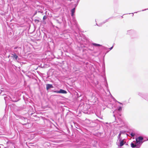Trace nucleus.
I'll return each mask as SVG.
<instances>
[{
  "label": "nucleus",
  "instance_id": "6ab92c4d",
  "mask_svg": "<svg viewBox=\"0 0 148 148\" xmlns=\"http://www.w3.org/2000/svg\"><path fill=\"white\" fill-rule=\"evenodd\" d=\"M120 133L121 134H126V131L124 130L121 131L120 132Z\"/></svg>",
  "mask_w": 148,
  "mask_h": 148
},
{
  "label": "nucleus",
  "instance_id": "c85d7f7f",
  "mask_svg": "<svg viewBox=\"0 0 148 148\" xmlns=\"http://www.w3.org/2000/svg\"><path fill=\"white\" fill-rule=\"evenodd\" d=\"M27 123H22V124L23 125H26L27 124Z\"/></svg>",
  "mask_w": 148,
  "mask_h": 148
},
{
  "label": "nucleus",
  "instance_id": "393cba45",
  "mask_svg": "<svg viewBox=\"0 0 148 148\" xmlns=\"http://www.w3.org/2000/svg\"><path fill=\"white\" fill-rule=\"evenodd\" d=\"M113 46H112L110 48H108V49H109V50H108V51H107V53L109 51L112 50L113 49Z\"/></svg>",
  "mask_w": 148,
  "mask_h": 148
},
{
  "label": "nucleus",
  "instance_id": "6e6552de",
  "mask_svg": "<svg viewBox=\"0 0 148 148\" xmlns=\"http://www.w3.org/2000/svg\"><path fill=\"white\" fill-rule=\"evenodd\" d=\"M75 8H73L71 9V16H73L74 15V13L75 12Z\"/></svg>",
  "mask_w": 148,
  "mask_h": 148
},
{
  "label": "nucleus",
  "instance_id": "5701e85b",
  "mask_svg": "<svg viewBox=\"0 0 148 148\" xmlns=\"http://www.w3.org/2000/svg\"><path fill=\"white\" fill-rule=\"evenodd\" d=\"M22 109V107H18L17 109V111H20Z\"/></svg>",
  "mask_w": 148,
  "mask_h": 148
},
{
  "label": "nucleus",
  "instance_id": "a19ab883",
  "mask_svg": "<svg viewBox=\"0 0 148 148\" xmlns=\"http://www.w3.org/2000/svg\"><path fill=\"white\" fill-rule=\"evenodd\" d=\"M82 148H85L84 147H82Z\"/></svg>",
  "mask_w": 148,
  "mask_h": 148
},
{
  "label": "nucleus",
  "instance_id": "f03ea898",
  "mask_svg": "<svg viewBox=\"0 0 148 148\" xmlns=\"http://www.w3.org/2000/svg\"><path fill=\"white\" fill-rule=\"evenodd\" d=\"M138 96L148 101V94L147 93L139 92L138 93Z\"/></svg>",
  "mask_w": 148,
  "mask_h": 148
},
{
  "label": "nucleus",
  "instance_id": "a211bd4d",
  "mask_svg": "<svg viewBox=\"0 0 148 148\" xmlns=\"http://www.w3.org/2000/svg\"><path fill=\"white\" fill-rule=\"evenodd\" d=\"M1 92L0 93V95H5V94L4 93V91L2 90H1Z\"/></svg>",
  "mask_w": 148,
  "mask_h": 148
},
{
  "label": "nucleus",
  "instance_id": "cd10ccee",
  "mask_svg": "<svg viewBox=\"0 0 148 148\" xmlns=\"http://www.w3.org/2000/svg\"><path fill=\"white\" fill-rule=\"evenodd\" d=\"M4 99L6 101V100L7 99H9L8 98V97L6 96L4 97Z\"/></svg>",
  "mask_w": 148,
  "mask_h": 148
},
{
  "label": "nucleus",
  "instance_id": "4468645a",
  "mask_svg": "<svg viewBox=\"0 0 148 148\" xmlns=\"http://www.w3.org/2000/svg\"><path fill=\"white\" fill-rule=\"evenodd\" d=\"M10 98L11 99V100L13 102H17L18 100V99H15V98H12L11 97H10Z\"/></svg>",
  "mask_w": 148,
  "mask_h": 148
},
{
  "label": "nucleus",
  "instance_id": "c756f323",
  "mask_svg": "<svg viewBox=\"0 0 148 148\" xmlns=\"http://www.w3.org/2000/svg\"><path fill=\"white\" fill-rule=\"evenodd\" d=\"M77 5H78V3H77L75 4L74 5H75V8L77 7Z\"/></svg>",
  "mask_w": 148,
  "mask_h": 148
},
{
  "label": "nucleus",
  "instance_id": "39448f33",
  "mask_svg": "<svg viewBox=\"0 0 148 148\" xmlns=\"http://www.w3.org/2000/svg\"><path fill=\"white\" fill-rule=\"evenodd\" d=\"M122 107H121V106H119L117 109H116L114 111H113V113H115V114L118 111L120 112L122 110ZM113 116L115 118L116 117L115 116V114H114L113 115Z\"/></svg>",
  "mask_w": 148,
  "mask_h": 148
},
{
  "label": "nucleus",
  "instance_id": "b1692460",
  "mask_svg": "<svg viewBox=\"0 0 148 148\" xmlns=\"http://www.w3.org/2000/svg\"><path fill=\"white\" fill-rule=\"evenodd\" d=\"M34 21L36 23H38L39 22V20H38L36 19H35L34 20Z\"/></svg>",
  "mask_w": 148,
  "mask_h": 148
},
{
  "label": "nucleus",
  "instance_id": "20e7f679",
  "mask_svg": "<svg viewBox=\"0 0 148 148\" xmlns=\"http://www.w3.org/2000/svg\"><path fill=\"white\" fill-rule=\"evenodd\" d=\"M53 92L57 93H62L63 94H66L67 93V92L66 90L62 89H60L59 90H55L54 91H53Z\"/></svg>",
  "mask_w": 148,
  "mask_h": 148
},
{
  "label": "nucleus",
  "instance_id": "a18cd8bd",
  "mask_svg": "<svg viewBox=\"0 0 148 148\" xmlns=\"http://www.w3.org/2000/svg\"><path fill=\"white\" fill-rule=\"evenodd\" d=\"M93 50L92 49V50Z\"/></svg>",
  "mask_w": 148,
  "mask_h": 148
},
{
  "label": "nucleus",
  "instance_id": "423d86ee",
  "mask_svg": "<svg viewBox=\"0 0 148 148\" xmlns=\"http://www.w3.org/2000/svg\"><path fill=\"white\" fill-rule=\"evenodd\" d=\"M54 88L52 84H46V88L47 90H48L50 89Z\"/></svg>",
  "mask_w": 148,
  "mask_h": 148
},
{
  "label": "nucleus",
  "instance_id": "473e14b6",
  "mask_svg": "<svg viewBox=\"0 0 148 148\" xmlns=\"http://www.w3.org/2000/svg\"><path fill=\"white\" fill-rule=\"evenodd\" d=\"M81 145H84V144L83 143V142H81Z\"/></svg>",
  "mask_w": 148,
  "mask_h": 148
},
{
  "label": "nucleus",
  "instance_id": "f704fd0d",
  "mask_svg": "<svg viewBox=\"0 0 148 148\" xmlns=\"http://www.w3.org/2000/svg\"><path fill=\"white\" fill-rule=\"evenodd\" d=\"M79 0H78L77 1V3H78L79 2Z\"/></svg>",
  "mask_w": 148,
  "mask_h": 148
},
{
  "label": "nucleus",
  "instance_id": "7c9ffc66",
  "mask_svg": "<svg viewBox=\"0 0 148 148\" xmlns=\"http://www.w3.org/2000/svg\"><path fill=\"white\" fill-rule=\"evenodd\" d=\"M148 10V8L146 9H144V10H142V11H145V10Z\"/></svg>",
  "mask_w": 148,
  "mask_h": 148
},
{
  "label": "nucleus",
  "instance_id": "9d476101",
  "mask_svg": "<svg viewBox=\"0 0 148 148\" xmlns=\"http://www.w3.org/2000/svg\"><path fill=\"white\" fill-rule=\"evenodd\" d=\"M120 141V142L119 143V145L120 147H121L122 146H123L125 143L124 141L123 140H121Z\"/></svg>",
  "mask_w": 148,
  "mask_h": 148
},
{
  "label": "nucleus",
  "instance_id": "c9c22d12",
  "mask_svg": "<svg viewBox=\"0 0 148 148\" xmlns=\"http://www.w3.org/2000/svg\"><path fill=\"white\" fill-rule=\"evenodd\" d=\"M140 11H138V12H135L134 13H137L138 12H140Z\"/></svg>",
  "mask_w": 148,
  "mask_h": 148
},
{
  "label": "nucleus",
  "instance_id": "37998d69",
  "mask_svg": "<svg viewBox=\"0 0 148 148\" xmlns=\"http://www.w3.org/2000/svg\"><path fill=\"white\" fill-rule=\"evenodd\" d=\"M10 56H8V58H9V57H10Z\"/></svg>",
  "mask_w": 148,
  "mask_h": 148
},
{
  "label": "nucleus",
  "instance_id": "9b49d317",
  "mask_svg": "<svg viewBox=\"0 0 148 148\" xmlns=\"http://www.w3.org/2000/svg\"><path fill=\"white\" fill-rule=\"evenodd\" d=\"M134 32L133 30H130L127 31V34H131Z\"/></svg>",
  "mask_w": 148,
  "mask_h": 148
},
{
  "label": "nucleus",
  "instance_id": "7ed1b4c3",
  "mask_svg": "<svg viewBox=\"0 0 148 148\" xmlns=\"http://www.w3.org/2000/svg\"><path fill=\"white\" fill-rule=\"evenodd\" d=\"M14 50L12 51V53L19 55L21 53V48L20 47L16 46L14 48Z\"/></svg>",
  "mask_w": 148,
  "mask_h": 148
},
{
  "label": "nucleus",
  "instance_id": "2eb2a0df",
  "mask_svg": "<svg viewBox=\"0 0 148 148\" xmlns=\"http://www.w3.org/2000/svg\"><path fill=\"white\" fill-rule=\"evenodd\" d=\"M72 16V21L75 23V24H76L77 22L76 20L75 17L74 16Z\"/></svg>",
  "mask_w": 148,
  "mask_h": 148
},
{
  "label": "nucleus",
  "instance_id": "4be33fe9",
  "mask_svg": "<svg viewBox=\"0 0 148 148\" xmlns=\"http://www.w3.org/2000/svg\"><path fill=\"white\" fill-rule=\"evenodd\" d=\"M121 135V134L120 132V133L119 134L118 136V139L119 140H121V139L120 138Z\"/></svg>",
  "mask_w": 148,
  "mask_h": 148
},
{
  "label": "nucleus",
  "instance_id": "412c9836",
  "mask_svg": "<svg viewBox=\"0 0 148 148\" xmlns=\"http://www.w3.org/2000/svg\"><path fill=\"white\" fill-rule=\"evenodd\" d=\"M130 135L132 137H134L135 136V134L133 132H132L130 133Z\"/></svg>",
  "mask_w": 148,
  "mask_h": 148
},
{
  "label": "nucleus",
  "instance_id": "4c0bfd02",
  "mask_svg": "<svg viewBox=\"0 0 148 148\" xmlns=\"http://www.w3.org/2000/svg\"><path fill=\"white\" fill-rule=\"evenodd\" d=\"M96 25H97V26H98V24L97 23H96Z\"/></svg>",
  "mask_w": 148,
  "mask_h": 148
},
{
  "label": "nucleus",
  "instance_id": "e433bc0d",
  "mask_svg": "<svg viewBox=\"0 0 148 148\" xmlns=\"http://www.w3.org/2000/svg\"><path fill=\"white\" fill-rule=\"evenodd\" d=\"M131 14H132V16H134V14H133V13H131Z\"/></svg>",
  "mask_w": 148,
  "mask_h": 148
},
{
  "label": "nucleus",
  "instance_id": "c03bdc74",
  "mask_svg": "<svg viewBox=\"0 0 148 148\" xmlns=\"http://www.w3.org/2000/svg\"><path fill=\"white\" fill-rule=\"evenodd\" d=\"M14 148H16L15 146H14Z\"/></svg>",
  "mask_w": 148,
  "mask_h": 148
},
{
  "label": "nucleus",
  "instance_id": "58836bf2",
  "mask_svg": "<svg viewBox=\"0 0 148 148\" xmlns=\"http://www.w3.org/2000/svg\"><path fill=\"white\" fill-rule=\"evenodd\" d=\"M119 116H121V114H119Z\"/></svg>",
  "mask_w": 148,
  "mask_h": 148
},
{
  "label": "nucleus",
  "instance_id": "dca6fc26",
  "mask_svg": "<svg viewBox=\"0 0 148 148\" xmlns=\"http://www.w3.org/2000/svg\"><path fill=\"white\" fill-rule=\"evenodd\" d=\"M19 119L22 120H25L27 119L26 118L23 117L22 116H20Z\"/></svg>",
  "mask_w": 148,
  "mask_h": 148
},
{
  "label": "nucleus",
  "instance_id": "ea45409f",
  "mask_svg": "<svg viewBox=\"0 0 148 148\" xmlns=\"http://www.w3.org/2000/svg\"><path fill=\"white\" fill-rule=\"evenodd\" d=\"M69 1H71V0H69Z\"/></svg>",
  "mask_w": 148,
  "mask_h": 148
},
{
  "label": "nucleus",
  "instance_id": "a878e982",
  "mask_svg": "<svg viewBox=\"0 0 148 148\" xmlns=\"http://www.w3.org/2000/svg\"><path fill=\"white\" fill-rule=\"evenodd\" d=\"M103 24V23L102 22L101 23H99L98 25V26H99V27H101L102 26V25Z\"/></svg>",
  "mask_w": 148,
  "mask_h": 148
},
{
  "label": "nucleus",
  "instance_id": "ddd939ff",
  "mask_svg": "<svg viewBox=\"0 0 148 148\" xmlns=\"http://www.w3.org/2000/svg\"><path fill=\"white\" fill-rule=\"evenodd\" d=\"M92 45L93 46H96V47H100L102 46V45L95 43H92Z\"/></svg>",
  "mask_w": 148,
  "mask_h": 148
},
{
  "label": "nucleus",
  "instance_id": "1a4fd4ad",
  "mask_svg": "<svg viewBox=\"0 0 148 148\" xmlns=\"http://www.w3.org/2000/svg\"><path fill=\"white\" fill-rule=\"evenodd\" d=\"M105 82H106V84H105V86L106 87V88L107 89L108 91L109 92H110L109 90L108 89V83L107 82L106 79V78H105Z\"/></svg>",
  "mask_w": 148,
  "mask_h": 148
},
{
  "label": "nucleus",
  "instance_id": "aec40b11",
  "mask_svg": "<svg viewBox=\"0 0 148 148\" xmlns=\"http://www.w3.org/2000/svg\"><path fill=\"white\" fill-rule=\"evenodd\" d=\"M112 18V17H110V18L107 19H106V20H105L104 21H103L102 23H103V24H104L105 23H106V22L108 21V20L109 19H110V18Z\"/></svg>",
  "mask_w": 148,
  "mask_h": 148
},
{
  "label": "nucleus",
  "instance_id": "2f4dec72",
  "mask_svg": "<svg viewBox=\"0 0 148 148\" xmlns=\"http://www.w3.org/2000/svg\"><path fill=\"white\" fill-rule=\"evenodd\" d=\"M118 102L120 104H122V103H121V102Z\"/></svg>",
  "mask_w": 148,
  "mask_h": 148
},
{
  "label": "nucleus",
  "instance_id": "0eeeda50",
  "mask_svg": "<svg viewBox=\"0 0 148 148\" xmlns=\"http://www.w3.org/2000/svg\"><path fill=\"white\" fill-rule=\"evenodd\" d=\"M11 55H12V57L14 58L16 60H17V58H18V56L17 54H15L14 53H11Z\"/></svg>",
  "mask_w": 148,
  "mask_h": 148
},
{
  "label": "nucleus",
  "instance_id": "72a5a7b5",
  "mask_svg": "<svg viewBox=\"0 0 148 148\" xmlns=\"http://www.w3.org/2000/svg\"><path fill=\"white\" fill-rule=\"evenodd\" d=\"M36 13H37V12H36L34 14V15H35L36 14Z\"/></svg>",
  "mask_w": 148,
  "mask_h": 148
},
{
  "label": "nucleus",
  "instance_id": "79ce46f5",
  "mask_svg": "<svg viewBox=\"0 0 148 148\" xmlns=\"http://www.w3.org/2000/svg\"><path fill=\"white\" fill-rule=\"evenodd\" d=\"M76 128H77L78 129V127H76Z\"/></svg>",
  "mask_w": 148,
  "mask_h": 148
},
{
  "label": "nucleus",
  "instance_id": "f257e3e1",
  "mask_svg": "<svg viewBox=\"0 0 148 148\" xmlns=\"http://www.w3.org/2000/svg\"><path fill=\"white\" fill-rule=\"evenodd\" d=\"M136 141L134 143H132L131 144V146L133 148H139L144 142L143 137L142 136H139L136 139Z\"/></svg>",
  "mask_w": 148,
  "mask_h": 148
},
{
  "label": "nucleus",
  "instance_id": "bb28decb",
  "mask_svg": "<svg viewBox=\"0 0 148 148\" xmlns=\"http://www.w3.org/2000/svg\"><path fill=\"white\" fill-rule=\"evenodd\" d=\"M46 18H47V16H45V15L43 17V20H45Z\"/></svg>",
  "mask_w": 148,
  "mask_h": 148
},
{
  "label": "nucleus",
  "instance_id": "f8f14e48",
  "mask_svg": "<svg viewBox=\"0 0 148 148\" xmlns=\"http://www.w3.org/2000/svg\"><path fill=\"white\" fill-rule=\"evenodd\" d=\"M60 20H59L57 19H56L55 20L56 21V22L58 23L61 24L62 23V19H61L60 18Z\"/></svg>",
  "mask_w": 148,
  "mask_h": 148
},
{
  "label": "nucleus",
  "instance_id": "f3484780",
  "mask_svg": "<svg viewBox=\"0 0 148 148\" xmlns=\"http://www.w3.org/2000/svg\"><path fill=\"white\" fill-rule=\"evenodd\" d=\"M101 46V49H102L105 50H107V49H108V48L105 47H104L103 46Z\"/></svg>",
  "mask_w": 148,
  "mask_h": 148
}]
</instances>
